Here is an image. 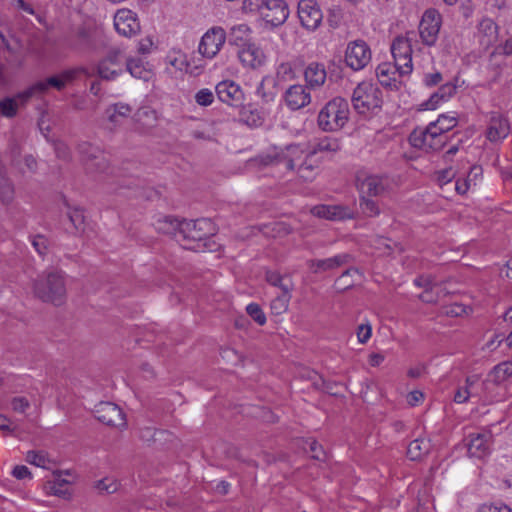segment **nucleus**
Here are the masks:
<instances>
[{
  "label": "nucleus",
  "mask_w": 512,
  "mask_h": 512,
  "mask_svg": "<svg viewBox=\"0 0 512 512\" xmlns=\"http://www.w3.org/2000/svg\"><path fill=\"white\" fill-rule=\"evenodd\" d=\"M195 101L200 106H209L214 101L213 92L210 89H200L195 95Z\"/></svg>",
  "instance_id": "nucleus-53"
},
{
  "label": "nucleus",
  "mask_w": 512,
  "mask_h": 512,
  "mask_svg": "<svg viewBox=\"0 0 512 512\" xmlns=\"http://www.w3.org/2000/svg\"><path fill=\"white\" fill-rule=\"evenodd\" d=\"M78 151L86 161H92L98 159L96 155L99 150L92 146L90 143H82L78 146Z\"/></svg>",
  "instance_id": "nucleus-52"
},
{
  "label": "nucleus",
  "mask_w": 512,
  "mask_h": 512,
  "mask_svg": "<svg viewBox=\"0 0 512 512\" xmlns=\"http://www.w3.org/2000/svg\"><path fill=\"white\" fill-rule=\"evenodd\" d=\"M36 283L39 288H64L68 284L65 273L55 267L45 270Z\"/></svg>",
  "instance_id": "nucleus-25"
},
{
  "label": "nucleus",
  "mask_w": 512,
  "mask_h": 512,
  "mask_svg": "<svg viewBox=\"0 0 512 512\" xmlns=\"http://www.w3.org/2000/svg\"><path fill=\"white\" fill-rule=\"evenodd\" d=\"M78 72V69H69L61 72L59 75H54L48 77L46 80L38 81L26 90L22 91V94L19 97L24 98L25 100H30L34 96L43 95L50 87L61 91L65 88L67 83L76 78Z\"/></svg>",
  "instance_id": "nucleus-6"
},
{
  "label": "nucleus",
  "mask_w": 512,
  "mask_h": 512,
  "mask_svg": "<svg viewBox=\"0 0 512 512\" xmlns=\"http://www.w3.org/2000/svg\"><path fill=\"white\" fill-rule=\"evenodd\" d=\"M309 150L311 154L318 153H335L340 150V142L337 138L331 136H324L316 138L310 143Z\"/></svg>",
  "instance_id": "nucleus-29"
},
{
  "label": "nucleus",
  "mask_w": 512,
  "mask_h": 512,
  "mask_svg": "<svg viewBox=\"0 0 512 512\" xmlns=\"http://www.w3.org/2000/svg\"><path fill=\"white\" fill-rule=\"evenodd\" d=\"M276 77L280 81H289L295 78V71L290 63H281L276 72Z\"/></svg>",
  "instance_id": "nucleus-48"
},
{
  "label": "nucleus",
  "mask_w": 512,
  "mask_h": 512,
  "mask_svg": "<svg viewBox=\"0 0 512 512\" xmlns=\"http://www.w3.org/2000/svg\"><path fill=\"white\" fill-rule=\"evenodd\" d=\"M238 58L240 62L248 68L257 69L265 63L264 52L255 44H248V46L238 51Z\"/></svg>",
  "instance_id": "nucleus-24"
},
{
  "label": "nucleus",
  "mask_w": 512,
  "mask_h": 512,
  "mask_svg": "<svg viewBox=\"0 0 512 512\" xmlns=\"http://www.w3.org/2000/svg\"><path fill=\"white\" fill-rule=\"evenodd\" d=\"M354 261L350 253H340L326 259H314L308 262L309 268L314 273L326 272L349 265Z\"/></svg>",
  "instance_id": "nucleus-18"
},
{
  "label": "nucleus",
  "mask_w": 512,
  "mask_h": 512,
  "mask_svg": "<svg viewBox=\"0 0 512 512\" xmlns=\"http://www.w3.org/2000/svg\"><path fill=\"white\" fill-rule=\"evenodd\" d=\"M371 326L370 325H365V324H361L359 327H358V331H357V337H358V340L360 343H366L368 341V339L371 337Z\"/></svg>",
  "instance_id": "nucleus-64"
},
{
  "label": "nucleus",
  "mask_w": 512,
  "mask_h": 512,
  "mask_svg": "<svg viewBox=\"0 0 512 512\" xmlns=\"http://www.w3.org/2000/svg\"><path fill=\"white\" fill-rule=\"evenodd\" d=\"M456 177V173L452 168L444 169L438 172V183L443 186L450 183Z\"/></svg>",
  "instance_id": "nucleus-57"
},
{
  "label": "nucleus",
  "mask_w": 512,
  "mask_h": 512,
  "mask_svg": "<svg viewBox=\"0 0 512 512\" xmlns=\"http://www.w3.org/2000/svg\"><path fill=\"white\" fill-rule=\"evenodd\" d=\"M313 385L317 389H323L330 395L336 396L339 394V385L337 383L327 382L321 377H318V379L313 382Z\"/></svg>",
  "instance_id": "nucleus-50"
},
{
  "label": "nucleus",
  "mask_w": 512,
  "mask_h": 512,
  "mask_svg": "<svg viewBox=\"0 0 512 512\" xmlns=\"http://www.w3.org/2000/svg\"><path fill=\"white\" fill-rule=\"evenodd\" d=\"M126 70L135 78L148 80L150 77V71H148L143 62L140 59H129L125 60Z\"/></svg>",
  "instance_id": "nucleus-38"
},
{
  "label": "nucleus",
  "mask_w": 512,
  "mask_h": 512,
  "mask_svg": "<svg viewBox=\"0 0 512 512\" xmlns=\"http://www.w3.org/2000/svg\"><path fill=\"white\" fill-rule=\"evenodd\" d=\"M35 298L44 303L60 306L66 301L65 290H32Z\"/></svg>",
  "instance_id": "nucleus-34"
},
{
  "label": "nucleus",
  "mask_w": 512,
  "mask_h": 512,
  "mask_svg": "<svg viewBox=\"0 0 512 512\" xmlns=\"http://www.w3.org/2000/svg\"><path fill=\"white\" fill-rule=\"evenodd\" d=\"M409 35H413V32L406 36H397L391 45L394 64L400 69L401 75H408L412 71V39Z\"/></svg>",
  "instance_id": "nucleus-7"
},
{
  "label": "nucleus",
  "mask_w": 512,
  "mask_h": 512,
  "mask_svg": "<svg viewBox=\"0 0 512 512\" xmlns=\"http://www.w3.org/2000/svg\"><path fill=\"white\" fill-rule=\"evenodd\" d=\"M376 76L382 86L391 90H398L401 86L400 78L403 75L400 74V69L396 64L386 62L378 65Z\"/></svg>",
  "instance_id": "nucleus-19"
},
{
  "label": "nucleus",
  "mask_w": 512,
  "mask_h": 512,
  "mask_svg": "<svg viewBox=\"0 0 512 512\" xmlns=\"http://www.w3.org/2000/svg\"><path fill=\"white\" fill-rule=\"evenodd\" d=\"M304 80L310 90L322 87L327 79L325 65L319 62L309 63L303 72Z\"/></svg>",
  "instance_id": "nucleus-21"
},
{
  "label": "nucleus",
  "mask_w": 512,
  "mask_h": 512,
  "mask_svg": "<svg viewBox=\"0 0 512 512\" xmlns=\"http://www.w3.org/2000/svg\"><path fill=\"white\" fill-rule=\"evenodd\" d=\"M225 40L226 35L222 28H212L203 35L198 47L199 53L211 59L220 51Z\"/></svg>",
  "instance_id": "nucleus-15"
},
{
  "label": "nucleus",
  "mask_w": 512,
  "mask_h": 512,
  "mask_svg": "<svg viewBox=\"0 0 512 512\" xmlns=\"http://www.w3.org/2000/svg\"><path fill=\"white\" fill-rule=\"evenodd\" d=\"M491 438L492 435L489 432L470 434L469 442L467 443L469 456L482 459L488 455Z\"/></svg>",
  "instance_id": "nucleus-20"
},
{
  "label": "nucleus",
  "mask_w": 512,
  "mask_h": 512,
  "mask_svg": "<svg viewBox=\"0 0 512 512\" xmlns=\"http://www.w3.org/2000/svg\"><path fill=\"white\" fill-rule=\"evenodd\" d=\"M22 92L16 94L14 97H5L0 101V112L4 117L12 118L17 114L19 106L25 105L29 100L20 98Z\"/></svg>",
  "instance_id": "nucleus-33"
},
{
  "label": "nucleus",
  "mask_w": 512,
  "mask_h": 512,
  "mask_svg": "<svg viewBox=\"0 0 512 512\" xmlns=\"http://www.w3.org/2000/svg\"><path fill=\"white\" fill-rule=\"evenodd\" d=\"M309 448L312 452V458L316 460H324L325 452L320 444L317 441L312 440L309 442Z\"/></svg>",
  "instance_id": "nucleus-61"
},
{
  "label": "nucleus",
  "mask_w": 512,
  "mask_h": 512,
  "mask_svg": "<svg viewBox=\"0 0 512 512\" xmlns=\"http://www.w3.org/2000/svg\"><path fill=\"white\" fill-rule=\"evenodd\" d=\"M371 61V50L363 40L348 43L345 51V63L354 71L364 69Z\"/></svg>",
  "instance_id": "nucleus-9"
},
{
  "label": "nucleus",
  "mask_w": 512,
  "mask_h": 512,
  "mask_svg": "<svg viewBox=\"0 0 512 512\" xmlns=\"http://www.w3.org/2000/svg\"><path fill=\"white\" fill-rule=\"evenodd\" d=\"M298 144H291L284 149H273L259 157L260 163L264 166L284 164L290 171L296 170L300 178L305 181H312L318 171L319 163L314 159L315 154L309 150L305 155Z\"/></svg>",
  "instance_id": "nucleus-1"
},
{
  "label": "nucleus",
  "mask_w": 512,
  "mask_h": 512,
  "mask_svg": "<svg viewBox=\"0 0 512 512\" xmlns=\"http://www.w3.org/2000/svg\"><path fill=\"white\" fill-rule=\"evenodd\" d=\"M359 206L362 213L367 217H375L380 214L378 201L371 199V197L360 195Z\"/></svg>",
  "instance_id": "nucleus-40"
},
{
  "label": "nucleus",
  "mask_w": 512,
  "mask_h": 512,
  "mask_svg": "<svg viewBox=\"0 0 512 512\" xmlns=\"http://www.w3.org/2000/svg\"><path fill=\"white\" fill-rule=\"evenodd\" d=\"M408 140L414 148L429 153L441 150L446 144L448 137L440 135L434 125L428 124L425 128L414 129L410 133Z\"/></svg>",
  "instance_id": "nucleus-5"
},
{
  "label": "nucleus",
  "mask_w": 512,
  "mask_h": 512,
  "mask_svg": "<svg viewBox=\"0 0 512 512\" xmlns=\"http://www.w3.org/2000/svg\"><path fill=\"white\" fill-rule=\"evenodd\" d=\"M267 0H244L242 9L246 13H259L262 16V8L265 7Z\"/></svg>",
  "instance_id": "nucleus-47"
},
{
  "label": "nucleus",
  "mask_w": 512,
  "mask_h": 512,
  "mask_svg": "<svg viewBox=\"0 0 512 512\" xmlns=\"http://www.w3.org/2000/svg\"><path fill=\"white\" fill-rule=\"evenodd\" d=\"M126 58L118 50L109 51L98 64V75L105 80H113L123 72Z\"/></svg>",
  "instance_id": "nucleus-12"
},
{
  "label": "nucleus",
  "mask_w": 512,
  "mask_h": 512,
  "mask_svg": "<svg viewBox=\"0 0 512 512\" xmlns=\"http://www.w3.org/2000/svg\"><path fill=\"white\" fill-rule=\"evenodd\" d=\"M349 104L342 97H335L320 110L317 123L321 130L334 132L342 129L349 120Z\"/></svg>",
  "instance_id": "nucleus-3"
},
{
  "label": "nucleus",
  "mask_w": 512,
  "mask_h": 512,
  "mask_svg": "<svg viewBox=\"0 0 512 512\" xmlns=\"http://www.w3.org/2000/svg\"><path fill=\"white\" fill-rule=\"evenodd\" d=\"M456 85L452 82H447L443 85H441L438 88V91L440 92V96L445 98L447 101L454 95L456 92Z\"/></svg>",
  "instance_id": "nucleus-59"
},
{
  "label": "nucleus",
  "mask_w": 512,
  "mask_h": 512,
  "mask_svg": "<svg viewBox=\"0 0 512 512\" xmlns=\"http://www.w3.org/2000/svg\"><path fill=\"white\" fill-rule=\"evenodd\" d=\"M431 448L430 441L424 438H418L410 442L407 448L408 457L413 460H420L429 453Z\"/></svg>",
  "instance_id": "nucleus-35"
},
{
  "label": "nucleus",
  "mask_w": 512,
  "mask_h": 512,
  "mask_svg": "<svg viewBox=\"0 0 512 512\" xmlns=\"http://www.w3.org/2000/svg\"><path fill=\"white\" fill-rule=\"evenodd\" d=\"M131 107L128 104L124 103H116L114 105L109 106L105 114L107 116L108 121L112 124L113 127L121 125L125 119H127L131 114Z\"/></svg>",
  "instance_id": "nucleus-30"
},
{
  "label": "nucleus",
  "mask_w": 512,
  "mask_h": 512,
  "mask_svg": "<svg viewBox=\"0 0 512 512\" xmlns=\"http://www.w3.org/2000/svg\"><path fill=\"white\" fill-rule=\"evenodd\" d=\"M489 379L499 385L512 377V361H504L496 365L489 373Z\"/></svg>",
  "instance_id": "nucleus-36"
},
{
  "label": "nucleus",
  "mask_w": 512,
  "mask_h": 512,
  "mask_svg": "<svg viewBox=\"0 0 512 512\" xmlns=\"http://www.w3.org/2000/svg\"><path fill=\"white\" fill-rule=\"evenodd\" d=\"M311 213L316 217L333 221L352 217L350 209L341 205H317L311 209Z\"/></svg>",
  "instance_id": "nucleus-26"
},
{
  "label": "nucleus",
  "mask_w": 512,
  "mask_h": 512,
  "mask_svg": "<svg viewBox=\"0 0 512 512\" xmlns=\"http://www.w3.org/2000/svg\"><path fill=\"white\" fill-rule=\"evenodd\" d=\"M440 95V92L437 90L430 96V98L426 102L422 104V106H424L425 109H436L440 103L447 101Z\"/></svg>",
  "instance_id": "nucleus-56"
},
{
  "label": "nucleus",
  "mask_w": 512,
  "mask_h": 512,
  "mask_svg": "<svg viewBox=\"0 0 512 512\" xmlns=\"http://www.w3.org/2000/svg\"><path fill=\"white\" fill-rule=\"evenodd\" d=\"M11 407L15 412L24 413L30 407V402L22 396L14 397L11 399Z\"/></svg>",
  "instance_id": "nucleus-55"
},
{
  "label": "nucleus",
  "mask_w": 512,
  "mask_h": 512,
  "mask_svg": "<svg viewBox=\"0 0 512 512\" xmlns=\"http://www.w3.org/2000/svg\"><path fill=\"white\" fill-rule=\"evenodd\" d=\"M482 169L478 166L470 167L469 175L467 178H457L455 182V190L458 194L464 195L467 193L471 186V182L478 176H481Z\"/></svg>",
  "instance_id": "nucleus-37"
},
{
  "label": "nucleus",
  "mask_w": 512,
  "mask_h": 512,
  "mask_svg": "<svg viewBox=\"0 0 512 512\" xmlns=\"http://www.w3.org/2000/svg\"><path fill=\"white\" fill-rule=\"evenodd\" d=\"M251 40V29L246 24L233 26L228 34V43L240 47L248 46Z\"/></svg>",
  "instance_id": "nucleus-28"
},
{
  "label": "nucleus",
  "mask_w": 512,
  "mask_h": 512,
  "mask_svg": "<svg viewBox=\"0 0 512 512\" xmlns=\"http://www.w3.org/2000/svg\"><path fill=\"white\" fill-rule=\"evenodd\" d=\"M298 17L303 27L314 30L321 24L323 14L315 0H300L298 3Z\"/></svg>",
  "instance_id": "nucleus-14"
},
{
  "label": "nucleus",
  "mask_w": 512,
  "mask_h": 512,
  "mask_svg": "<svg viewBox=\"0 0 512 512\" xmlns=\"http://www.w3.org/2000/svg\"><path fill=\"white\" fill-rule=\"evenodd\" d=\"M14 199V187L11 181L5 177L0 176V201L4 205H9Z\"/></svg>",
  "instance_id": "nucleus-41"
},
{
  "label": "nucleus",
  "mask_w": 512,
  "mask_h": 512,
  "mask_svg": "<svg viewBox=\"0 0 512 512\" xmlns=\"http://www.w3.org/2000/svg\"><path fill=\"white\" fill-rule=\"evenodd\" d=\"M32 245L37 253L41 256L46 254L47 251V239L42 235H37L32 240Z\"/></svg>",
  "instance_id": "nucleus-58"
},
{
  "label": "nucleus",
  "mask_w": 512,
  "mask_h": 512,
  "mask_svg": "<svg viewBox=\"0 0 512 512\" xmlns=\"http://www.w3.org/2000/svg\"><path fill=\"white\" fill-rule=\"evenodd\" d=\"M289 16L288 5L284 0H267L262 8L261 18L273 27L282 25Z\"/></svg>",
  "instance_id": "nucleus-16"
},
{
  "label": "nucleus",
  "mask_w": 512,
  "mask_h": 512,
  "mask_svg": "<svg viewBox=\"0 0 512 512\" xmlns=\"http://www.w3.org/2000/svg\"><path fill=\"white\" fill-rule=\"evenodd\" d=\"M266 281L269 285L279 288H288V277H282L277 272L266 271Z\"/></svg>",
  "instance_id": "nucleus-46"
},
{
  "label": "nucleus",
  "mask_w": 512,
  "mask_h": 512,
  "mask_svg": "<svg viewBox=\"0 0 512 512\" xmlns=\"http://www.w3.org/2000/svg\"><path fill=\"white\" fill-rule=\"evenodd\" d=\"M12 475L19 480H23L26 478L31 479L32 475L29 469L24 465H17L12 470Z\"/></svg>",
  "instance_id": "nucleus-62"
},
{
  "label": "nucleus",
  "mask_w": 512,
  "mask_h": 512,
  "mask_svg": "<svg viewBox=\"0 0 512 512\" xmlns=\"http://www.w3.org/2000/svg\"><path fill=\"white\" fill-rule=\"evenodd\" d=\"M216 93L219 100L229 105H239L243 99V92L233 81H223L217 84Z\"/></svg>",
  "instance_id": "nucleus-22"
},
{
  "label": "nucleus",
  "mask_w": 512,
  "mask_h": 512,
  "mask_svg": "<svg viewBox=\"0 0 512 512\" xmlns=\"http://www.w3.org/2000/svg\"><path fill=\"white\" fill-rule=\"evenodd\" d=\"M26 461L37 467L47 468V464L50 460L46 457L43 452L29 451L26 455Z\"/></svg>",
  "instance_id": "nucleus-45"
},
{
  "label": "nucleus",
  "mask_w": 512,
  "mask_h": 512,
  "mask_svg": "<svg viewBox=\"0 0 512 512\" xmlns=\"http://www.w3.org/2000/svg\"><path fill=\"white\" fill-rule=\"evenodd\" d=\"M441 27V16L434 10H426L419 24V35L423 44L433 46L436 43Z\"/></svg>",
  "instance_id": "nucleus-10"
},
{
  "label": "nucleus",
  "mask_w": 512,
  "mask_h": 512,
  "mask_svg": "<svg viewBox=\"0 0 512 512\" xmlns=\"http://www.w3.org/2000/svg\"><path fill=\"white\" fill-rule=\"evenodd\" d=\"M116 31L126 37L135 35L140 30V24L136 14L128 9L118 10L114 16Z\"/></svg>",
  "instance_id": "nucleus-17"
},
{
  "label": "nucleus",
  "mask_w": 512,
  "mask_h": 512,
  "mask_svg": "<svg viewBox=\"0 0 512 512\" xmlns=\"http://www.w3.org/2000/svg\"><path fill=\"white\" fill-rule=\"evenodd\" d=\"M277 80L271 76H265L256 88V95L262 99L264 103L274 101L277 91Z\"/></svg>",
  "instance_id": "nucleus-31"
},
{
  "label": "nucleus",
  "mask_w": 512,
  "mask_h": 512,
  "mask_svg": "<svg viewBox=\"0 0 512 512\" xmlns=\"http://www.w3.org/2000/svg\"><path fill=\"white\" fill-rule=\"evenodd\" d=\"M247 314L260 326L266 323V316L257 303H250L246 307Z\"/></svg>",
  "instance_id": "nucleus-44"
},
{
  "label": "nucleus",
  "mask_w": 512,
  "mask_h": 512,
  "mask_svg": "<svg viewBox=\"0 0 512 512\" xmlns=\"http://www.w3.org/2000/svg\"><path fill=\"white\" fill-rule=\"evenodd\" d=\"M356 186L360 195L380 197L389 188V180L385 176L360 173L356 177Z\"/></svg>",
  "instance_id": "nucleus-8"
},
{
  "label": "nucleus",
  "mask_w": 512,
  "mask_h": 512,
  "mask_svg": "<svg viewBox=\"0 0 512 512\" xmlns=\"http://www.w3.org/2000/svg\"><path fill=\"white\" fill-rule=\"evenodd\" d=\"M283 101L289 110H300L308 106L312 101L310 89L301 84L291 85L285 90Z\"/></svg>",
  "instance_id": "nucleus-13"
},
{
  "label": "nucleus",
  "mask_w": 512,
  "mask_h": 512,
  "mask_svg": "<svg viewBox=\"0 0 512 512\" xmlns=\"http://www.w3.org/2000/svg\"><path fill=\"white\" fill-rule=\"evenodd\" d=\"M414 284L424 288H433L437 285V283L434 282V279L429 275H421L415 278Z\"/></svg>",
  "instance_id": "nucleus-63"
},
{
  "label": "nucleus",
  "mask_w": 512,
  "mask_h": 512,
  "mask_svg": "<svg viewBox=\"0 0 512 512\" xmlns=\"http://www.w3.org/2000/svg\"><path fill=\"white\" fill-rule=\"evenodd\" d=\"M429 124L434 125L440 135H446L448 131L457 125V118L455 116L442 114L436 121L430 122Z\"/></svg>",
  "instance_id": "nucleus-39"
},
{
  "label": "nucleus",
  "mask_w": 512,
  "mask_h": 512,
  "mask_svg": "<svg viewBox=\"0 0 512 512\" xmlns=\"http://www.w3.org/2000/svg\"><path fill=\"white\" fill-rule=\"evenodd\" d=\"M443 80L440 72L427 73L424 75L423 82L426 86L432 87L438 85Z\"/></svg>",
  "instance_id": "nucleus-60"
},
{
  "label": "nucleus",
  "mask_w": 512,
  "mask_h": 512,
  "mask_svg": "<svg viewBox=\"0 0 512 512\" xmlns=\"http://www.w3.org/2000/svg\"><path fill=\"white\" fill-rule=\"evenodd\" d=\"M67 214L70 222L77 231L84 230L85 215L81 208L76 207L69 209Z\"/></svg>",
  "instance_id": "nucleus-43"
},
{
  "label": "nucleus",
  "mask_w": 512,
  "mask_h": 512,
  "mask_svg": "<svg viewBox=\"0 0 512 512\" xmlns=\"http://www.w3.org/2000/svg\"><path fill=\"white\" fill-rule=\"evenodd\" d=\"M289 300L290 295L288 290H282V293L271 301L270 307L272 313L275 315L284 313L288 308Z\"/></svg>",
  "instance_id": "nucleus-42"
},
{
  "label": "nucleus",
  "mask_w": 512,
  "mask_h": 512,
  "mask_svg": "<svg viewBox=\"0 0 512 512\" xmlns=\"http://www.w3.org/2000/svg\"><path fill=\"white\" fill-rule=\"evenodd\" d=\"M351 101L359 114H366L381 107V91L369 82H361L354 89Z\"/></svg>",
  "instance_id": "nucleus-4"
},
{
  "label": "nucleus",
  "mask_w": 512,
  "mask_h": 512,
  "mask_svg": "<svg viewBox=\"0 0 512 512\" xmlns=\"http://www.w3.org/2000/svg\"><path fill=\"white\" fill-rule=\"evenodd\" d=\"M181 224L182 221L177 218L164 216L156 221L155 228L160 233L171 235L178 242Z\"/></svg>",
  "instance_id": "nucleus-32"
},
{
  "label": "nucleus",
  "mask_w": 512,
  "mask_h": 512,
  "mask_svg": "<svg viewBox=\"0 0 512 512\" xmlns=\"http://www.w3.org/2000/svg\"><path fill=\"white\" fill-rule=\"evenodd\" d=\"M53 480L47 481L44 488L48 494L68 499L71 496L70 491L68 490L69 481L62 478V472L57 471L53 474Z\"/></svg>",
  "instance_id": "nucleus-27"
},
{
  "label": "nucleus",
  "mask_w": 512,
  "mask_h": 512,
  "mask_svg": "<svg viewBox=\"0 0 512 512\" xmlns=\"http://www.w3.org/2000/svg\"><path fill=\"white\" fill-rule=\"evenodd\" d=\"M178 243L187 250L203 251L207 240L214 234V226L210 219L182 220Z\"/></svg>",
  "instance_id": "nucleus-2"
},
{
  "label": "nucleus",
  "mask_w": 512,
  "mask_h": 512,
  "mask_svg": "<svg viewBox=\"0 0 512 512\" xmlns=\"http://www.w3.org/2000/svg\"><path fill=\"white\" fill-rule=\"evenodd\" d=\"M472 309L469 306H465L460 303H454L445 307L444 313L450 317H460L468 314Z\"/></svg>",
  "instance_id": "nucleus-51"
},
{
  "label": "nucleus",
  "mask_w": 512,
  "mask_h": 512,
  "mask_svg": "<svg viewBox=\"0 0 512 512\" xmlns=\"http://www.w3.org/2000/svg\"><path fill=\"white\" fill-rule=\"evenodd\" d=\"M165 433L166 431L164 430H155L154 428L151 427H145L141 429L140 437L142 440L146 442H156L158 440L157 436L163 435Z\"/></svg>",
  "instance_id": "nucleus-54"
},
{
  "label": "nucleus",
  "mask_w": 512,
  "mask_h": 512,
  "mask_svg": "<svg viewBox=\"0 0 512 512\" xmlns=\"http://www.w3.org/2000/svg\"><path fill=\"white\" fill-rule=\"evenodd\" d=\"M96 488L101 493L112 494L119 488V483L115 480L104 478L96 483Z\"/></svg>",
  "instance_id": "nucleus-49"
},
{
  "label": "nucleus",
  "mask_w": 512,
  "mask_h": 512,
  "mask_svg": "<svg viewBox=\"0 0 512 512\" xmlns=\"http://www.w3.org/2000/svg\"><path fill=\"white\" fill-rule=\"evenodd\" d=\"M509 123L499 113H493L489 120L486 136L491 142L501 141L509 134Z\"/></svg>",
  "instance_id": "nucleus-23"
},
{
  "label": "nucleus",
  "mask_w": 512,
  "mask_h": 512,
  "mask_svg": "<svg viewBox=\"0 0 512 512\" xmlns=\"http://www.w3.org/2000/svg\"><path fill=\"white\" fill-rule=\"evenodd\" d=\"M97 420L112 427H125L126 419L121 408L112 402H100L93 411Z\"/></svg>",
  "instance_id": "nucleus-11"
}]
</instances>
